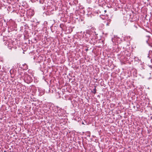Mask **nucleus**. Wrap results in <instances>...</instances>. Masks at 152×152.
<instances>
[{"label": "nucleus", "mask_w": 152, "mask_h": 152, "mask_svg": "<svg viewBox=\"0 0 152 152\" xmlns=\"http://www.w3.org/2000/svg\"><path fill=\"white\" fill-rule=\"evenodd\" d=\"M24 80L25 82L28 83L32 81L31 77L26 73H24Z\"/></svg>", "instance_id": "f257e3e1"}, {"label": "nucleus", "mask_w": 152, "mask_h": 152, "mask_svg": "<svg viewBox=\"0 0 152 152\" xmlns=\"http://www.w3.org/2000/svg\"><path fill=\"white\" fill-rule=\"evenodd\" d=\"M12 41H10V42L8 41H6L5 42V45H7L9 49H11L13 47Z\"/></svg>", "instance_id": "f03ea898"}, {"label": "nucleus", "mask_w": 152, "mask_h": 152, "mask_svg": "<svg viewBox=\"0 0 152 152\" xmlns=\"http://www.w3.org/2000/svg\"><path fill=\"white\" fill-rule=\"evenodd\" d=\"M93 93L94 94H95L96 93V89L95 87L93 89Z\"/></svg>", "instance_id": "7ed1b4c3"}, {"label": "nucleus", "mask_w": 152, "mask_h": 152, "mask_svg": "<svg viewBox=\"0 0 152 152\" xmlns=\"http://www.w3.org/2000/svg\"><path fill=\"white\" fill-rule=\"evenodd\" d=\"M109 23L108 24V23H107V25H109Z\"/></svg>", "instance_id": "20e7f679"}, {"label": "nucleus", "mask_w": 152, "mask_h": 152, "mask_svg": "<svg viewBox=\"0 0 152 152\" xmlns=\"http://www.w3.org/2000/svg\"><path fill=\"white\" fill-rule=\"evenodd\" d=\"M147 1H149V0H147Z\"/></svg>", "instance_id": "39448f33"}]
</instances>
